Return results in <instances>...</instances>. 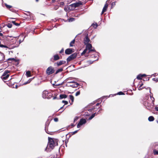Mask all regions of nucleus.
Wrapping results in <instances>:
<instances>
[{"mask_svg":"<svg viewBox=\"0 0 158 158\" xmlns=\"http://www.w3.org/2000/svg\"><path fill=\"white\" fill-rule=\"evenodd\" d=\"M48 145L49 146V147L52 149H53L56 145H58L57 142L55 141L53 139L48 137Z\"/></svg>","mask_w":158,"mask_h":158,"instance_id":"1","label":"nucleus"},{"mask_svg":"<svg viewBox=\"0 0 158 158\" xmlns=\"http://www.w3.org/2000/svg\"><path fill=\"white\" fill-rule=\"evenodd\" d=\"M10 71L8 70H5L3 74L1 77V78L3 80H6L8 78L10 75Z\"/></svg>","mask_w":158,"mask_h":158,"instance_id":"2","label":"nucleus"},{"mask_svg":"<svg viewBox=\"0 0 158 158\" xmlns=\"http://www.w3.org/2000/svg\"><path fill=\"white\" fill-rule=\"evenodd\" d=\"M86 2L85 1H78V2H76L71 4L70 6L72 7L75 8L80 6L81 5H82L84 4H85Z\"/></svg>","mask_w":158,"mask_h":158,"instance_id":"3","label":"nucleus"},{"mask_svg":"<svg viewBox=\"0 0 158 158\" xmlns=\"http://www.w3.org/2000/svg\"><path fill=\"white\" fill-rule=\"evenodd\" d=\"M55 72L54 68L51 66L49 67L46 69V73L48 75H50L54 73Z\"/></svg>","mask_w":158,"mask_h":158,"instance_id":"4","label":"nucleus"},{"mask_svg":"<svg viewBox=\"0 0 158 158\" xmlns=\"http://www.w3.org/2000/svg\"><path fill=\"white\" fill-rule=\"evenodd\" d=\"M42 96L44 98H50L51 97V94L46 90H44Z\"/></svg>","mask_w":158,"mask_h":158,"instance_id":"5","label":"nucleus"},{"mask_svg":"<svg viewBox=\"0 0 158 158\" xmlns=\"http://www.w3.org/2000/svg\"><path fill=\"white\" fill-rule=\"evenodd\" d=\"M77 53L76 52H75L72 54L70 56L68 57L67 59V62L71 61V60H73L77 56Z\"/></svg>","mask_w":158,"mask_h":158,"instance_id":"6","label":"nucleus"},{"mask_svg":"<svg viewBox=\"0 0 158 158\" xmlns=\"http://www.w3.org/2000/svg\"><path fill=\"white\" fill-rule=\"evenodd\" d=\"M86 123V121L85 118H82L80 119L79 122L77 125V127L78 128L80 127L81 126Z\"/></svg>","mask_w":158,"mask_h":158,"instance_id":"7","label":"nucleus"},{"mask_svg":"<svg viewBox=\"0 0 158 158\" xmlns=\"http://www.w3.org/2000/svg\"><path fill=\"white\" fill-rule=\"evenodd\" d=\"M73 49L72 48H67L65 50V54L67 55L70 54L73 52Z\"/></svg>","mask_w":158,"mask_h":158,"instance_id":"8","label":"nucleus"},{"mask_svg":"<svg viewBox=\"0 0 158 158\" xmlns=\"http://www.w3.org/2000/svg\"><path fill=\"white\" fill-rule=\"evenodd\" d=\"M70 83H72V84L70 85V86L73 88L77 87L79 85V84L78 83L74 81L70 82Z\"/></svg>","mask_w":158,"mask_h":158,"instance_id":"9","label":"nucleus"},{"mask_svg":"<svg viewBox=\"0 0 158 158\" xmlns=\"http://www.w3.org/2000/svg\"><path fill=\"white\" fill-rule=\"evenodd\" d=\"M65 62L66 61H65L60 60V61L57 62L56 63H55L54 64L55 65L56 64L57 66H59L65 64Z\"/></svg>","mask_w":158,"mask_h":158,"instance_id":"10","label":"nucleus"},{"mask_svg":"<svg viewBox=\"0 0 158 158\" xmlns=\"http://www.w3.org/2000/svg\"><path fill=\"white\" fill-rule=\"evenodd\" d=\"M84 44H88L89 43L90 41V39L88 37V35H87L86 36L85 38L84 39Z\"/></svg>","mask_w":158,"mask_h":158,"instance_id":"11","label":"nucleus"},{"mask_svg":"<svg viewBox=\"0 0 158 158\" xmlns=\"http://www.w3.org/2000/svg\"><path fill=\"white\" fill-rule=\"evenodd\" d=\"M5 59V56L4 54L0 52V61H3Z\"/></svg>","mask_w":158,"mask_h":158,"instance_id":"12","label":"nucleus"},{"mask_svg":"<svg viewBox=\"0 0 158 158\" xmlns=\"http://www.w3.org/2000/svg\"><path fill=\"white\" fill-rule=\"evenodd\" d=\"M108 4L106 3L105 5L103 8L102 10V14L104 12H105L106 11V10L107 9V8H108Z\"/></svg>","mask_w":158,"mask_h":158,"instance_id":"13","label":"nucleus"},{"mask_svg":"<svg viewBox=\"0 0 158 158\" xmlns=\"http://www.w3.org/2000/svg\"><path fill=\"white\" fill-rule=\"evenodd\" d=\"M102 110V109H100L99 110L98 112V113H97V114H96V113H94L93 114H92V115L89 118V120H90L92 119L93 118H94V116H95V115H97V114H99L98 112L100 111V110Z\"/></svg>","mask_w":158,"mask_h":158,"instance_id":"14","label":"nucleus"},{"mask_svg":"<svg viewBox=\"0 0 158 158\" xmlns=\"http://www.w3.org/2000/svg\"><path fill=\"white\" fill-rule=\"evenodd\" d=\"M86 45V49H87V50H90L92 48V45L91 44L88 43V44H85Z\"/></svg>","mask_w":158,"mask_h":158,"instance_id":"15","label":"nucleus"},{"mask_svg":"<svg viewBox=\"0 0 158 158\" xmlns=\"http://www.w3.org/2000/svg\"><path fill=\"white\" fill-rule=\"evenodd\" d=\"M146 75L145 74H139L137 77V79L139 80H141L142 79V77H144L146 76Z\"/></svg>","mask_w":158,"mask_h":158,"instance_id":"16","label":"nucleus"},{"mask_svg":"<svg viewBox=\"0 0 158 158\" xmlns=\"http://www.w3.org/2000/svg\"><path fill=\"white\" fill-rule=\"evenodd\" d=\"M53 60L54 61H56L59 60L60 58V57L58 54H56L54 56Z\"/></svg>","mask_w":158,"mask_h":158,"instance_id":"17","label":"nucleus"},{"mask_svg":"<svg viewBox=\"0 0 158 158\" xmlns=\"http://www.w3.org/2000/svg\"><path fill=\"white\" fill-rule=\"evenodd\" d=\"M20 38L19 40V44H20L21 42H22L25 38V37H24L23 35H20Z\"/></svg>","mask_w":158,"mask_h":158,"instance_id":"18","label":"nucleus"},{"mask_svg":"<svg viewBox=\"0 0 158 158\" xmlns=\"http://www.w3.org/2000/svg\"><path fill=\"white\" fill-rule=\"evenodd\" d=\"M0 47H1V48H9V49H11V48H14L15 47V46H13L12 47H11V48H10L8 47V46H6V45H3V44H0Z\"/></svg>","mask_w":158,"mask_h":158,"instance_id":"19","label":"nucleus"},{"mask_svg":"<svg viewBox=\"0 0 158 158\" xmlns=\"http://www.w3.org/2000/svg\"><path fill=\"white\" fill-rule=\"evenodd\" d=\"M144 106L147 108L148 107V108H149V107L151 106V104L149 103L148 101H146L144 102Z\"/></svg>","mask_w":158,"mask_h":158,"instance_id":"20","label":"nucleus"},{"mask_svg":"<svg viewBox=\"0 0 158 158\" xmlns=\"http://www.w3.org/2000/svg\"><path fill=\"white\" fill-rule=\"evenodd\" d=\"M67 95L64 94H61L60 95V99L65 98L67 97Z\"/></svg>","mask_w":158,"mask_h":158,"instance_id":"21","label":"nucleus"},{"mask_svg":"<svg viewBox=\"0 0 158 158\" xmlns=\"http://www.w3.org/2000/svg\"><path fill=\"white\" fill-rule=\"evenodd\" d=\"M26 75L27 77H29L31 76V72L30 71H28L26 72Z\"/></svg>","mask_w":158,"mask_h":158,"instance_id":"22","label":"nucleus"},{"mask_svg":"<svg viewBox=\"0 0 158 158\" xmlns=\"http://www.w3.org/2000/svg\"><path fill=\"white\" fill-rule=\"evenodd\" d=\"M69 96V98L71 100V101H72V102L71 103H70V104L71 105V104H73V103L74 101V97L72 95H70Z\"/></svg>","mask_w":158,"mask_h":158,"instance_id":"23","label":"nucleus"},{"mask_svg":"<svg viewBox=\"0 0 158 158\" xmlns=\"http://www.w3.org/2000/svg\"><path fill=\"white\" fill-rule=\"evenodd\" d=\"M148 120L149 121H153L154 120V118L152 116H150L148 117Z\"/></svg>","mask_w":158,"mask_h":158,"instance_id":"24","label":"nucleus"},{"mask_svg":"<svg viewBox=\"0 0 158 158\" xmlns=\"http://www.w3.org/2000/svg\"><path fill=\"white\" fill-rule=\"evenodd\" d=\"M63 70V69L62 68H60L59 69H58L56 71V73H55V74H57L58 73L62 71Z\"/></svg>","mask_w":158,"mask_h":158,"instance_id":"25","label":"nucleus"},{"mask_svg":"<svg viewBox=\"0 0 158 158\" xmlns=\"http://www.w3.org/2000/svg\"><path fill=\"white\" fill-rule=\"evenodd\" d=\"M75 42V39L73 40L70 43V46L73 47V44H74Z\"/></svg>","mask_w":158,"mask_h":158,"instance_id":"26","label":"nucleus"},{"mask_svg":"<svg viewBox=\"0 0 158 158\" xmlns=\"http://www.w3.org/2000/svg\"><path fill=\"white\" fill-rule=\"evenodd\" d=\"M11 22L14 25L16 26H19L20 25L19 23H16L15 21H12Z\"/></svg>","mask_w":158,"mask_h":158,"instance_id":"27","label":"nucleus"},{"mask_svg":"<svg viewBox=\"0 0 158 158\" xmlns=\"http://www.w3.org/2000/svg\"><path fill=\"white\" fill-rule=\"evenodd\" d=\"M153 153L154 155H158V151L156 149L153 150Z\"/></svg>","mask_w":158,"mask_h":158,"instance_id":"28","label":"nucleus"},{"mask_svg":"<svg viewBox=\"0 0 158 158\" xmlns=\"http://www.w3.org/2000/svg\"><path fill=\"white\" fill-rule=\"evenodd\" d=\"M92 26H93V27L95 28H96L98 26V25L96 23H93L92 24Z\"/></svg>","mask_w":158,"mask_h":158,"instance_id":"29","label":"nucleus"},{"mask_svg":"<svg viewBox=\"0 0 158 158\" xmlns=\"http://www.w3.org/2000/svg\"><path fill=\"white\" fill-rule=\"evenodd\" d=\"M143 85V84L142 83V84H140L139 85V86L138 87V89L139 90H141L143 89V87H141Z\"/></svg>","mask_w":158,"mask_h":158,"instance_id":"30","label":"nucleus"},{"mask_svg":"<svg viewBox=\"0 0 158 158\" xmlns=\"http://www.w3.org/2000/svg\"><path fill=\"white\" fill-rule=\"evenodd\" d=\"M6 26L9 28H10L12 27V25L10 23H8L6 24Z\"/></svg>","mask_w":158,"mask_h":158,"instance_id":"31","label":"nucleus"},{"mask_svg":"<svg viewBox=\"0 0 158 158\" xmlns=\"http://www.w3.org/2000/svg\"><path fill=\"white\" fill-rule=\"evenodd\" d=\"M87 49H85L81 53V55L83 56L84 54L87 51Z\"/></svg>","mask_w":158,"mask_h":158,"instance_id":"32","label":"nucleus"},{"mask_svg":"<svg viewBox=\"0 0 158 158\" xmlns=\"http://www.w3.org/2000/svg\"><path fill=\"white\" fill-rule=\"evenodd\" d=\"M117 94L119 95H124L125 94L123 92H122V91H120V92H118L117 93Z\"/></svg>","mask_w":158,"mask_h":158,"instance_id":"33","label":"nucleus"},{"mask_svg":"<svg viewBox=\"0 0 158 158\" xmlns=\"http://www.w3.org/2000/svg\"><path fill=\"white\" fill-rule=\"evenodd\" d=\"M6 6L7 8L9 9H10L12 7V6L7 4H6Z\"/></svg>","mask_w":158,"mask_h":158,"instance_id":"34","label":"nucleus"},{"mask_svg":"<svg viewBox=\"0 0 158 158\" xmlns=\"http://www.w3.org/2000/svg\"><path fill=\"white\" fill-rule=\"evenodd\" d=\"M31 81V80L30 79H29L27 81L24 83V85H26L27 84L30 83V82Z\"/></svg>","mask_w":158,"mask_h":158,"instance_id":"35","label":"nucleus"},{"mask_svg":"<svg viewBox=\"0 0 158 158\" xmlns=\"http://www.w3.org/2000/svg\"><path fill=\"white\" fill-rule=\"evenodd\" d=\"M80 90L78 91L75 94V95L76 96H77L79 95H80Z\"/></svg>","mask_w":158,"mask_h":158,"instance_id":"36","label":"nucleus"},{"mask_svg":"<svg viewBox=\"0 0 158 158\" xmlns=\"http://www.w3.org/2000/svg\"><path fill=\"white\" fill-rule=\"evenodd\" d=\"M79 118V117L76 116V117L74 120V122H75Z\"/></svg>","mask_w":158,"mask_h":158,"instance_id":"37","label":"nucleus"},{"mask_svg":"<svg viewBox=\"0 0 158 158\" xmlns=\"http://www.w3.org/2000/svg\"><path fill=\"white\" fill-rule=\"evenodd\" d=\"M62 102L64 104V105H67L68 103V102L67 101L63 100Z\"/></svg>","mask_w":158,"mask_h":158,"instance_id":"38","label":"nucleus"},{"mask_svg":"<svg viewBox=\"0 0 158 158\" xmlns=\"http://www.w3.org/2000/svg\"><path fill=\"white\" fill-rule=\"evenodd\" d=\"M74 19L73 18H70L69 19V22H72L74 20Z\"/></svg>","mask_w":158,"mask_h":158,"instance_id":"39","label":"nucleus"},{"mask_svg":"<svg viewBox=\"0 0 158 158\" xmlns=\"http://www.w3.org/2000/svg\"><path fill=\"white\" fill-rule=\"evenodd\" d=\"M78 130H76V131H73V132L71 133L72 134V135H73L74 134H75L76 133H77V132L78 131Z\"/></svg>","mask_w":158,"mask_h":158,"instance_id":"40","label":"nucleus"},{"mask_svg":"<svg viewBox=\"0 0 158 158\" xmlns=\"http://www.w3.org/2000/svg\"><path fill=\"white\" fill-rule=\"evenodd\" d=\"M54 120L55 122H57L58 121V119L57 118H55L54 119Z\"/></svg>","mask_w":158,"mask_h":158,"instance_id":"41","label":"nucleus"},{"mask_svg":"<svg viewBox=\"0 0 158 158\" xmlns=\"http://www.w3.org/2000/svg\"><path fill=\"white\" fill-rule=\"evenodd\" d=\"M95 109V107H94V108H91L90 109L88 110L89 111H91L92 110H94Z\"/></svg>","mask_w":158,"mask_h":158,"instance_id":"42","label":"nucleus"},{"mask_svg":"<svg viewBox=\"0 0 158 158\" xmlns=\"http://www.w3.org/2000/svg\"><path fill=\"white\" fill-rule=\"evenodd\" d=\"M152 80L154 81H156V82L158 81V79L156 78H153Z\"/></svg>","mask_w":158,"mask_h":158,"instance_id":"43","label":"nucleus"},{"mask_svg":"<svg viewBox=\"0 0 158 158\" xmlns=\"http://www.w3.org/2000/svg\"><path fill=\"white\" fill-rule=\"evenodd\" d=\"M15 60V59L14 58H10L8 59V60Z\"/></svg>","mask_w":158,"mask_h":158,"instance_id":"44","label":"nucleus"},{"mask_svg":"<svg viewBox=\"0 0 158 158\" xmlns=\"http://www.w3.org/2000/svg\"><path fill=\"white\" fill-rule=\"evenodd\" d=\"M95 51L94 50V49H90V50H89V52H95Z\"/></svg>","mask_w":158,"mask_h":158,"instance_id":"45","label":"nucleus"},{"mask_svg":"<svg viewBox=\"0 0 158 158\" xmlns=\"http://www.w3.org/2000/svg\"><path fill=\"white\" fill-rule=\"evenodd\" d=\"M64 51V50L63 48H62L60 52V53H62Z\"/></svg>","mask_w":158,"mask_h":158,"instance_id":"46","label":"nucleus"},{"mask_svg":"<svg viewBox=\"0 0 158 158\" xmlns=\"http://www.w3.org/2000/svg\"><path fill=\"white\" fill-rule=\"evenodd\" d=\"M115 2H112L111 4L112 6L115 5Z\"/></svg>","mask_w":158,"mask_h":158,"instance_id":"47","label":"nucleus"},{"mask_svg":"<svg viewBox=\"0 0 158 158\" xmlns=\"http://www.w3.org/2000/svg\"><path fill=\"white\" fill-rule=\"evenodd\" d=\"M64 3L63 2H62L60 3V5H62V6H63L64 5Z\"/></svg>","mask_w":158,"mask_h":158,"instance_id":"48","label":"nucleus"},{"mask_svg":"<svg viewBox=\"0 0 158 158\" xmlns=\"http://www.w3.org/2000/svg\"><path fill=\"white\" fill-rule=\"evenodd\" d=\"M155 109L156 110L158 111V107H156Z\"/></svg>","mask_w":158,"mask_h":158,"instance_id":"49","label":"nucleus"},{"mask_svg":"<svg viewBox=\"0 0 158 158\" xmlns=\"http://www.w3.org/2000/svg\"><path fill=\"white\" fill-rule=\"evenodd\" d=\"M99 104H100V103H97L96 104V106H98L99 105Z\"/></svg>","mask_w":158,"mask_h":158,"instance_id":"50","label":"nucleus"},{"mask_svg":"<svg viewBox=\"0 0 158 158\" xmlns=\"http://www.w3.org/2000/svg\"><path fill=\"white\" fill-rule=\"evenodd\" d=\"M14 9H10V10H11V11H12V12H14Z\"/></svg>","mask_w":158,"mask_h":158,"instance_id":"51","label":"nucleus"},{"mask_svg":"<svg viewBox=\"0 0 158 158\" xmlns=\"http://www.w3.org/2000/svg\"><path fill=\"white\" fill-rule=\"evenodd\" d=\"M71 126L73 127H74L75 126V125L74 124H72Z\"/></svg>","mask_w":158,"mask_h":158,"instance_id":"52","label":"nucleus"},{"mask_svg":"<svg viewBox=\"0 0 158 158\" xmlns=\"http://www.w3.org/2000/svg\"><path fill=\"white\" fill-rule=\"evenodd\" d=\"M78 1H85V2H86V0L84 1V0H78Z\"/></svg>","mask_w":158,"mask_h":158,"instance_id":"53","label":"nucleus"},{"mask_svg":"<svg viewBox=\"0 0 158 158\" xmlns=\"http://www.w3.org/2000/svg\"><path fill=\"white\" fill-rule=\"evenodd\" d=\"M64 105L63 106L61 107L60 108V109H62L63 108H64Z\"/></svg>","mask_w":158,"mask_h":158,"instance_id":"54","label":"nucleus"},{"mask_svg":"<svg viewBox=\"0 0 158 158\" xmlns=\"http://www.w3.org/2000/svg\"><path fill=\"white\" fill-rule=\"evenodd\" d=\"M56 98V97H54V98H53V99H55Z\"/></svg>","mask_w":158,"mask_h":158,"instance_id":"55","label":"nucleus"},{"mask_svg":"<svg viewBox=\"0 0 158 158\" xmlns=\"http://www.w3.org/2000/svg\"><path fill=\"white\" fill-rule=\"evenodd\" d=\"M39 0H36V2H38Z\"/></svg>","mask_w":158,"mask_h":158,"instance_id":"56","label":"nucleus"},{"mask_svg":"<svg viewBox=\"0 0 158 158\" xmlns=\"http://www.w3.org/2000/svg\"><path fill=\"white\" fill-rule=\"evenodd\" d=\"M55 0H52V1L53 2H54L55 1Z\"/></svg>","mask_w":158,"mask_h":158,"instance_id":"57","label":"nucleus"},{"mask_svg":"<svg viewBox=\"0 0 158 158\" xmlns=\"http://www.w3.org/2000/svg\"><path fill=\"white\" fill-rule=\"evenodd\" d=\"M152 75L153 76H155V75L153 74Z\"/></svg>","mask_w":158,"mask_h":158,"instance_id":"58","label":"nucleus"},{"mask_svg":"<svg viewBox=\"0 0 158 158\" xmlns=\"http://www.w3.org/2000/svg\"><path fill=\"white\" fill-rule=\"evenodd\" d=\"M149 80V78H148V81Z\"/></svg>","mask_w":158,"mask_h":158,"instance_id":"59","label":"nucleus"},{"mask_svg":"<svg viewBox=\"0 0 158 158\" xmlns=\"http://www.w3.org/2000/svg\"><path fill=\"white\" fill-rule=\"evenodd\" d=\"M56 85V86H58V85Z\"/></svg>","mask_w":158,"mask_h":158,"instance_id":"60","label":"nucleus"}]
</instances>
